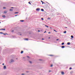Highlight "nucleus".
I'll return each instance as SVG.
<instances>
[{"mask_svg":"<svg viewBox=\"0 0 75 75\" xmlns=\"http://www.w3.org/2000/svg\"><path fill=\"white\" fill-rule=\"evenodd\" d=\"M14 62V60L13 59H11V61L9 62L10 63H11V62Z\"/></svg>","mask_w":75,"mask_h":75,"instance_id":"f257e3e1","label":"nucleus"},{"mask_svg":"<svg viewBox=\"0 0 75 75\" xmlns=\"http://www.w3.org/2000/svg\"><path fill=\"white\" fill-rule=\"evenodd\" d=\"M3 68L4 69H6V66H4Z\"/></svg>","mask_w":75,"mask_h":75,"instance_id":"f03ea898","label":"nucleus"},{"mask_svg":"<svg viewBox=\"0 0 75 75\" xmlns=\"http://www.w3.org/2000/svg\"><path fill=\"white\" fill-rule=\"evenodd\" d=\"M0 30H4V31H6L5 29H0Z\"/></svg>","mask_w":75,"mask_h":75,"instance_id":"7ed1b4c3","label":"nucleus"},{"mask_svg":"<svg viewBox=\"0 0 75 75\" xmlns=\"http://www.w3.org/2000/svg\"><path fill=\"white\" fill-rule=\"evenodd\" d=\"M41 2H42V4H45V3L44 2H43L42 1H41Z\"/></svg>","mask_w":75,"mask_h":75,"instance_id":"20e7f679","label":"nucleus"},{"mask_svg":"<svg viewBox=\"0 0 75 75\" xmlns=\"http://www.w3.org/2000/svg\"><path fill=\"white\" fill-rule=\"evenodd\" d=\"M40 10V9L39 8H38L36 9V10H37V11H38V10Z\"/></svg>","mask_w":75,"mask_h":75,"instance_id":"39448f33","label":"nucleus"},{"mask_svg":"<svg viewBox=\"0 0 75 75\" xmlns=\"http://www.w3.org/2000/svg\"><path fill=\"white\" fill-rule=\"evenodd\" d=\"M67 45H71V43L69 42L67 43Z\"/></svg>","mask_w":75,"mask_h":75,"instance_id":"423d86ee","label":"nucleus"},{"mask_svg":"<svg viewBox=\"0 0 75 75\" xmlns=\"http://www.w3.org/2000/svg\"><path fill=\"white\" fill-rule=\"evenodd\" d=\"M61 74L62 75H64V72L62 71L61 72Z\"/></svg>","mask_w":75,"mask_h":75,"instance_id":"0eeeda50","label":"nucleus"},{"mask_svg":"<svg viewBox=\"0 0 75 75\" xmlns=\"http://www.w3.org/2000/svg\"><path fill=\"white\" fill-rule=\"evenodd\" d=\"M25 40H26L27 41H28V39L27 38H25L24 39Z\"/></svg>","mask_w":75,"mask_h":75,"instance_id":"6e6552de","label":"nucleus"},{"mask_svg":"<svg viewBox=\"0 0 75 75\" xmlns=\"http://www.w3.org/2000/svg\"><path fill=\"white\" fill-rule=\"evenodd\" d=\"M62 48H65V46H62Z\"/></svg>","mask_w":75,"mask_h":75,"instance_id":"1a4fd4ad","label":"nucleus"},{"mask_svg":"<svg viewBox=\"0 0 75 75\" xmlns=\"http://www.w3.org/2000/svg\"><path fill=\"white\" fill-rule=\"evenodd\" d=\"M13 9H11L9 10L10 11H13Z\"/></svg>","mask_w":75,"mask_h":75,"instance_id":"9d476101","label":"nucleus"},{"mask_svg":"<svg viewBox=\"0 0 75 75\" xmlns=\"http://www.w3.org/2000/svg\"><path fill=\"white\" fill-rule=\"evenodd\" d=\"M2 17H3V18H5L6 17V16H5V15H3Z\"/></svg>","mask_w":75,"mask_h":75,"instance_id":"9b49d317","label":"nucleus"},{"mask_svg":"<svg viewBox=\"0 0 75 75\" xmlns=\"http://www.w3.org/2000/svg\"><path fill=\"white\" fill-rule=\"evenodd\" d=\"M71 38H74V36H73V35H71Z\"/></svg>","mask_w":75,"mask_h":75,"instance_id":"f8f14e48","label":"nucleus"},{"mask_svg":"<svg viewBox=\"0 0 75 75\" xmlns=\"http://www.w3.org/2000/svg\"><path fill=\"white\" fill-rule=\"evenodd\" d=\"M64 34H66V33H67V31H64Z\"/></svg>","mask_w":75,"mask_h":75,"instance_id":"ddd939ff","label":"nucleus"},{"mask_svg":"<svg viewBox=\"0 0 75 75\" xmlns=\"http://www.w3.org/2000/svg\"><path fill=\"white\" fill-rule=\"evenodd\" d=\"M24 20H20V21H21V22H24Z\"/></svg>","mask_w":75,"mask_h":75,"instance_id":"4468645a","label":"nucleus"},{"mask_svg":"<svg viewBox=\"0 0 75 75\" xmlns=\"http://www.w3.org/2000/svg\"><path fill=\"white\" fill-rule=\"evenodd\" d=\"M23 52H24L23 51H21V54H23Z\"/></svg>","mask_w":75,"mask_h":75,"instance_id":"2eb2a0df","label":"nucleus"},{"mask_svg":"<svg viewBox=\"0 0 75 75\" xmlns=\"http://www.w3.org/2000/svg\"><path fill=\"white\" fill-rule=\"evenodd\" d=\"M29 62H30V64H32V62L29 61Z\"/></svg>","mask_w":75,"mask_h":75,"instance_id":"dca6fc26","label":"nucleus"},{"mask_svg":"<svg viewBox=\"0 0 75 75\" xmlns=\"http://www.w3.org/2000/svg\"><path fill=\"white\" fill-rule=\"evenodd\" d=\"M41 11H44V9H41Z\"/></svg>","mask_w":75,"mask_h":75,"instance_id":"f3484780","label":"nucleus"},{"mask_svg":"<svg viewBox=\"0 0 75 75\" xmlns=\"http://www.w3.org/2000/svg\"><path fill=\"white\" fill-rule=\"evenodd\" d=\"M45 26L46 27H47V28H48V26L47 25H45Z\"/></svg>","mask_w":75,"mask_h":75,"instance_id":"a211bd4d","label":"nucleus"},{"mask_svg":"<svg viewBox=\"0 0 75 75\" xmlns=\"http://www.w3.org/2000/svg\"><path fill=\"white\" fill-rule=\"evenodd\" d=\"M64 42H62V45H64Z\"/></svg>","mask_w":75,"mask_h":75,"instance_id":"6ab92c4d","label":"nucleus"},{"mask_svg":"<svg viewBox=\"0 0 75 75\" xmlns=\"http://www.w3.org/2000/svg\"><path fill=\"white\" fill-rule=\"evenodd\" d=\"M28 3L29 4H30L31 5V4L30 3V2H29Z\"/></svg>","mask_w":75,"mask_h":75,"instance_id":"aec40b11","label":"nucleus"},{"mask_svg":"<svg viewBox=\"0 0 75 75\" xmlns=\"http://www.w3.org/2000/svg\"><path fill=\"white\" fill-rule=\"evenodd\" d=\"M42 20H44V18H41Z\"/></svg>","mask_w":75,"mask_h":75,"instance_id":"412c9836","label":"nucleus"},{"mask_svg":"<svg viewBox=\"0 0 75 75\" xmlns=\"http://www.w3.org/2000/svg\"><path fill=\"white\" fill-rule=\"evenodd\" d=\"M18 12H15V14H18Z\"/></svg>","mask_w":75,"mask_h":75,"instance_id":"4be33fe9","label":"nucleus"},{"mask_svg":"<svg viewBox=\"0 0 75 75\" xmlns=\"http://www.w3.org/2000/svg\"><path fill=\"white\" fill-rule=\"evenodd\" d=\"M4 13H6L7 12H6V11H4Z\"/></svg>","mask_w":75,"mask_h":75,"instance_id":"5701e85b","label":"nucleus"},{"mask_svg":"<svg viewBox=\"0 0 75 75\" xmlns=\"http://www.w3.org/2000/svg\"><path fill=\"white\" fill-rule=\"evenodd\" d=\"M27 58H30V57H29V56H27Z\"/></svg>","mask_w":75,"mask_h":75,"instance_id":"b1692460","label":"nucleus"},{"mask_svg":"<svg viewBox=\"0 0 75 75\" xmlns=\"http://www.w3.org/2000/svg\"><path fill=\"white\" fill-rule=\"evenodd\" d=\"M0 34H3V32H0Z\"/></svg>","mask_w":75,"mask_h":75,"instance_id":"393cba45","label":"nucleus"},{"mask_svg":"<svg viewBox=\"0 0 75 75\" xmlns=\"http://www.w3.org/2000/svg\"><path fill=\"white\" fill-rule=\"evenodd\" d=\"M69 69H72V68H71V67H70V68H69Z\"/></svg>","mask_w":75,"mask_h":75,"instance_id":"a878e982","label":"nucleus"},{"mask_svg":"<svg viewBox=\"0 0 75 75\" xmlns=\"http://www.w3.org/2000/svg\"><path fill=\"white\" fill-rule=\"evenodd\" d=\"M53 66V65H52V64L51 65V67H52Z\"/></svg>","mask_w":75,"mask_h":75,"instance_id":"bb28decb","label":"nucleus"},{"mask_svg":"<svg viewBox=\"0 0 75 75\" xmlns=\"http://www.w3.org/2000/svg\"><path fill=\"white\" fill-rule=\"evenodd\" d=\"M21 75H24V74H21Z\"/></svg>","mask_w":75,"mask_h":75,"instance_id":"cd10ccee","label":"nucleus"},{"mask_svg":"<svg viewBox=\"0 0 75 75\" xmlns=\"http://www.w3.org/2000/svg\"><path fill=\"white\" fill-rule=\"evenodd\" d=\"M11 8H14V7H11Z\"/></svg>","mask_w":75,"mask_h":75,"instance_id":"c85d7f7f","label":"nucleus"},{"mask_svg":"<svg viewBox=\"0 0 75 75\" xmlns=\"http://www.w3.org/2000/svg\"><path fill=\"white\" fill-rule=\"evenodd\" d=\"M59 40V39H57V40H56L57 41H58Z\"/></svg>","mask_w":75,"mask_h":75,"instance_id":"c756f323","label":"nucleus"},{"mask_svg":"<svg viewBox=\"0 0 75 75\" xmlns=\"http://www.w3.org/2000/svg\"><path fill=\"white\" fill-rule=\"evenodd\" d=\"M18 16V15H17L15 16V17H16V16Z\"/></svg>","mask_w":75,"mask_h":75,"instance_id":"7c9ffc66","label":"nucleus"},{"mask_svg":"<svg viewBox=\"0 0 75 75\" xmlns=\"http://www.w3.org/2000/svg\"><path fill=\"white\" fill-rule=\"evenodd\" d=\"M48 34H50L51 33V32H48Z\"/></svg>","mask_w":75,"mask_h":75,"instance_id":"2f4dec72","label":"nucleus"},{"mask_svg":"<svg viewBox=\"0 0 75 75\" xmlns=\"http://www.w3.org/2000/svg\"><path fill=\"white\" fill-rule=\"evenodd\" d=\"M39 60V61H42V59H40Z\"/></svg>","mask_w":75,"mask_h":75,"instance_id":"473e14b6","label":"nucleus"},{"mask_svg":"<svg viewBox=\"0 0 75 75\" xmlns=\"http://www.w3.org/2000/svg\"><path fill=\"white\" fill-rule=\"evenodd\" d=\"M2 65H4V64L3 63V64H2Z\"/></svg>","mask_w":75,"mask_h":75,"instance_id":"72a5a7b5","label":"nucleus"},{"mask_svg":"<svg viewBox=\"0 0 75 75\" xmlns=\"http://www.w3.org/2000/svg\"><path fill=\"white\" fill-rule=\"evenodd\" d=\"M3 34H4V35H6V33H3Z\"/></svg>","mask_w":75,"mask_h":75,"instance_id":"f704fd0d","label":"nucleus"},{"mask_svg":"<svg viewBox=\"0 0 75 75\" xmlns=\"http://www.w3.org/2000/svg\"><path fill=\"white\" fill-rule=\"evenodd\" d=\"M54 30V31H56V32H57V31L56 30Z\"/></svg>","mask_w":75,"mask_h":75,"instance_id":"c9c22d12","label":"nucleus"},{"mask_svg":"<svg viewBox=\"0 0 75 75\" xmlns=\"http://www.w3.org/2000/svg\"><path fill=\"white\" fill-rule=\"evenodd\" d=\"M38 32H40V30H38Z\"/></svg>","mask_w":75,"mask_h":75,"instance_id":"e433bc0d","label":"nucleus"},{"mask_svg":"<svg viewBox=\"0 0 75 75\" xmlns=\"http://www.w3.org/2000/svg\"><path fill=\"white\" fill-rule=\"evenodd\" d=\"M46 32H47V31H45L44 32V33H46Z\"/></svg>","mask_w":75,"mask_h":75,"instance_id":"4c0bfd02","label":"nucleus"},{"mask_svg":"<svg viewBox=\"0 0 75 75\" xmlns=\"http://www.w3.org/2000/svg\"><path fill=\"white\" fill-rule=\"evenodd\" d=\"M42 40H44V38H42Z\"/></svg>","mask_w":75,"mask_h":75,"instance_id":"58836bf2","label":"nucleus"},{"mask_svg":"<svg viewBox=\"0 0 75 75\" xmlns=\"http://www.w3.org/2000/svg\"><path fill=\"white\" fill-rule=\"evenodd\" d=\"M48 19H50V18H48Z\"/></svg>","mask_w":75,"mask_h":75,"instance_id":"ea45409f","label":"nucleus"},{"mask_svg":"<svg viewBox=\"0 0 75 75\" xmlns=\"http://www.w3.org/2000/svg\"><path fill=\"white\" fill-rule=\"evenodd\" d=\"M6 34L7 35H8V34H7V33H5V35H6Z\"/></svg>","mask_w":75,"mask_h":75,"instance_id":"a19ab883","label":"nucleus"},{"mask_svg":"<svg viewBox=\"0 0 75 75\" xmlns=\"http://www.w3.org/2000/svg\"><path fill=\"white\" fill-rule=\"evenodd\" d=\"M14 32V30L12 31V32Z\"/></svg>","mask_w":75,"mask_h":75,"instance_id":"79ce46f5","label":"nucleus"},{"mask_svg":"<svg viewBox=\"0 0 75 75\" xmlns=\"http://www.w3.org/2000/svg\"><path fill=\"white\" fill-rule=\"evenodd\" d=\"M4 8V9L6 8H5V7H4V8Z\"/></svg>","mask_w":75,"mask_h":75,"instance_id":"37998d69","label":"nucleus"},{"mask_svg":"<svg viewBox=\"0 0 75 75\" xmlns=\"http://www.w3.org/2000/svg\"><path fill=\"white\" fill-rule=\"evenodd\" d=\"M50 56H52V55H50Z\"/></svg>","mask_w":75,"mask_h":75,"instance_id":"c03bdc74","label":"nucleus"},{"mask_svg":"<svg viewBox=\"0 0 75 75\" xmlns=\"http://www.w3.org/2000/svg\"><path fill=\"white\" fill-rule=\"evenodd\" d=\"M51 70H50L49 71V72H51Z\"/></svg>","mask_w":75,"mask_h":75,"instance_id":"a18cd8bd","label":"nucleus"},{"mask_svg":"<svg viewBox=\"0 0 75 75\" xmlns=\"http://www.w3.org/2000/svg\"><path fill=\"white\" fill-rule=\"evenodd\" d=\"M16 59H18V58H16Z\"/></svg>","mask_w":75,"mask_h":75,"instance_id":"49530a36","label":"nucleus"},{"mask_svg":"<svg viewBox=\"0 0 75 75\" xmlns=\"http://www.w3.org/2000/svg\"><path fill=\"white\" fill-rule=\"evenodd\" d=\"M20 35H21V34H20Z\"/></svg>","mask_w":75,"mask_h":75,"instance_id":"de8ad7c7","label":"nucleus"},{"mask_svg":"<svg viewBox=\"0 0 75 75\" xmlns=\"http://www.w3.org/2000/svg\"><path fill=\"white\" fill-rule=\"evenodd\" d=\"M50 37L49 38V39H50Z\"/></svg>","mask_w":75,"mask_h":75,"instance_id":"09e8293b","label":"nucleus"},{"mask_svg":"<svg viewBox=\"0 0 75 75\" xmlns=\"http://www.w3.org/2000/svg\"><path fill=\"white\" fill-rule=\"evenodd\" d=\"M50 28L52 29V28L50 27Z\"/></svg>","mask_w":75,"mask_h":75,"instance_id":"8fccbe9b","label":"nucleus"},{"mask_svg":"<svg viewBox=\"0 0 75 75\" xmlns=\"http://www.w3.org/2000/svg\"><path fill=\"white\" fill-rule=\"evenodd\" d=\"M65 28H67V27H65Z\"/></svg>","mask_w":75,"mask_h":75,"instance_id":"3c124183","label":"nucleus"},{"mask_svg":"<svg viewBox=\"0 0 75 75\" xmlns=\"http://www.w3.org/2000/svg\"><path fill=\"white\" fill-rule=\"evenodd\" d=\"M75 64H73V65H75Z\"/></svg>","mask_w":75,"mask_h":75,"instance_id":"603ef678","label":"nucleus"},{"mask_svg":"<svg viewBox=\"0 0 75 75\" xmlns=\"http://www.w3.org/2000/svg\"><path fill=\"white\" fill-rule=\"evenodd\" d=\"M0 23H1V22H0Z\"/></svg>","mask_w":75,"mask_h":75,"instance_id":"864d4df0","label":"nucleus"},{"mask_svg":"<svg viewBox=\"0 0 75 75\" xmlns=\"http://www.w3.org/2000/svg\"><path fill=\"white\" fill-rule=\"evenodd\" d=\"M71 40H72V38H71Z\"/></svg>","mask_w":75,"mask_h":75,"instance_id":"5fc2aeb1","label":"nucleus"},{"mask_svg":"<svg viewBox=\"0 0 75 75\" xmlns=\"http://www.w3.org/2000/svg\"><path fill=\"white\" fill-rule=\"evenodd\" d=\"M23 58H24V57H23Z\"/></svg>","mask_w":75,"mask_h":75,"instance_id":"6e6d98bb","label":"nucleus"}]
</instances>
